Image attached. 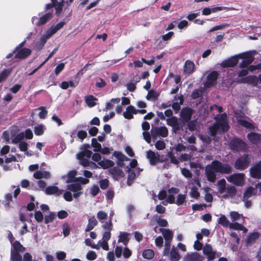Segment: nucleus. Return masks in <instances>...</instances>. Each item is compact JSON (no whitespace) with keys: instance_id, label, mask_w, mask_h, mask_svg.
Segmentation results:
<instances>
[{"instance_id":"obj_1","label":"nucleus","mask_w":261,"mask_h":261,"mask_svg":"<svg viewBox=\"0 0 261 261\" xmlns=\"http://www.w3.org/2000/svg\"><path fill=\"white\" fill-rule=\"evenodd\" d=\"M231 167L227 164H223L218 161H214L205 167V174L208 181L214 182L216 179V172L229 174Z\"/></svg>"},{"instance_id":"obj_2","label":"nucleus","mask_w":261,"mask_h":261,"mask_svg":"<svg viewBox=\"0 0 261 261\" xmlns=\"http://www.w3.org/2000/svg\"><path fill=\"white\" fill-rule=\"evenodd\" d=\"M226 118V114H222L215 118V124L209 128L210 134L211 136H214L219 130L225 132L228 130L229 127Z\"/></svg>"},{"instance_id":"obj_3","label":"nucleus","mask_w":261,"mask_h":261,"mask_svg":"<svg viewBox=\"0 0 261 261\" xmlns=\"http://www.w3.org/2000/svg\"><path fill=\"white\" fill-rule=\"evenodd\" d=\"M82 187L79 184H72L68 185L67 186V191L63 195L64 198L67 201H71L73 199L71 191L73 192V196L76 198L81 195Z\"/></svg>"},{"instance_id":"obj_4","label":"nucleus","mask_w":261,"mask_h":261,"mask_svg":"<svg viewBox=\"0 0 261 261\" xmlns=\"http://www.w3.org/2000/svg\"><path fill=\"white\" fill-rule=\"evenodd\" d=\"M92 159L94 162H97L99 167L103 169L110 168L114 165V163L110 160L106 159L101 160V155L98 153H94L92 156Z\"/></svg>"},{"instance_id":"obj_5","label":"nucleus","mask_w":261,"mask_h":261,"mask_svg":"<svg viewBox=\"0 0 261 261\" xmlns=\"http://www.w3.org/2000/svg\"><path fill=\"white\" fill-rule=\"evenodd\" d=\"M244 173H236L226 177L227 180L237 186H242L244 185Z\"/></svg>"},{"instance_id":"obj_6","label":"nucleus","mask_w":261,"mask_h":261,"mask_svg":"<svg viewBox=\"0 0 261 261\" xmlns=\"http://www.w3.org/2000/svg\"><path fill=\"white\" fill-rule=\"evenodd\" d=\"M92 151L87 149L79 153L77 155V159L80 160V163L84 167L88 165L89 160L91 156Z\"/></svg>"},{"instance_id":"obj_7","label":"nucleus","mask_w":261,"mask_h":261,"mask_svg":"<svg viewBox=\"0 0 261 261\" xmlns=\"http://www.w3.org/2000/svg\"><path fill=\"white\" fill-rule=\"evenodd\" d=\"M250 162V158L248 155H246L236 161L234 167L238 170H244L248 167Z\"/></svg>"},{"instance_id":"obj_8","label":"nucleus","mask_w":261,"mask_h":261,"mask_svg":"<svg viewBox=\"0 0 261 261\" xmlns=\"http://www.w3.org/2000/svg\"><path fill=\"white\" fill-rule=\"evenodd\" d=\"M230 148L235 151L244 150L246 148V144L238 139H234L230 142Z\"/></svg>"},{"instance_id":"obj_9","label":"nucleus","mask_w":261,"mask_h":261,"mask_svg":"<svg viewBox=\"0 0 261 261\" xmlns=\"http://www.w3.org/2000/svg\"><path fill=\"white\" fill-rule=\"evenodd\" d=\"M51 17L52 13L48 12L41 17L39 20H38V18L37 17H33L32 21L33 24H35L36 25L39 26L46 23Z\"/></svg>"},{"instance_id":"obj_10","label":"nucleus","mask_w":261,"mask_h":261,"mask_svg":"<svg viewBox=\"0 0 261 261\" xmlns=\"http://www.w3.org/2000/svg\"><path fill=\"white\" fill-rule=\"evenodd\" d=\"M218 73L216 71L211 72L207 77V80L205 82L204 87L205 88L211 87L216 83Z\"/></svg>"},{"instance_id":"obj_11","label":"nucleus","mask_w":261,"mask_h":261,"mask_svg":"<svg viewBox=\"0 0 261 261\" xmlns=\"http://www.w3.org/2000/svg\"><path fill=\"white\" fill-rule=\"evenodd\" d=\"M15 51V58L19 59H24L27 58L32 52L30 49L27 48H19V47H16Z\"/></svg>"},{"instance_id":"obj_12","label":"nucleus","mask_w":261,"mask_h":261,"mask_svg":"<svg viewBox=\"0 0 261 261\" xmlns=\"http://www.w3.org/2000/svg\"><path fill=\"white\" fill-rule=\"evenodd\" d=\"M159 230L161 232L165 240V245L170 244L173 239V232L169 229L165 228H159Z\"/></svg>"},{"instance_id":"obj_13","label":"nucleus","mask_w":261,"mask_h":261,"mask_svg":"<svg viewBox=\"0 0 261 261\" xmlns=\"http://www.w3.org/2000/svg\"><path fill=\"white\" fill-rule=\"evenodd\" d=\"M168 135V130L165 126L154 127L151 129V135L153 137L158 136L166 137Z\"/></svg>"},{"instance_id":"obj_14","label":"nucleus","mask_w":261,"mask_h":261,"mask_svg":"<svg viewBox=\"0 0 261 261\" xmlns=\"http://www.w3.org/2000/svg\"><path fill=\"white\" fill-rule=\"evenodd\" d=\"M251 176L255 178H261V162L254 165L250 169Z\"/></svg>"},{"instance_id":"obj_15","label":"nucleus","mask_w":261,"mask_h":261,"mask_svg":"<svg viewBox=\"0 0 261 261\" xmlns=\"http://www.w3.org/2000/svg\"><path fill=\"white\" fill-rule=\"evenodd\" d=\"M193 110L189 108H183L180 112V118L185 122H188L193 114Z\"/></svg>"},{"instance_id":"obj_16","label":"nucleus","mask_w":261,"mask_h":261,"mask_svg":"<svg viewBox=\"0 0 261 261\" xmlns=\"http://www.w3.org/2000/svg\"><path fill=\"white\" fill-rule=\"evenodd\" d=\"M203 252L208 259H213L216 257V252L213 250L212 247L210 244H206L204 246Z\"/></svg>"},{"instance_id":"obj_17","label":"nucleus","mask_w":261,"mask_h":261,"mask_svg":"<svg viewBox=\"0 0 261 261\" xmlns=\"http://www.w3.org/2000/svg\"><path fill=\"white\" fill-rule=\"evenodd\" d=\"M65 22L61 21L55 26H51L45 33V34L50 38L53 35L60 30L65 25Z\"/></svg>"},{"instance_id":"obj_18","label":"nucleus","mask_w":261,"mask_h":261,"mask_svg":"<svg viewBox=\"0 0 261 261\" xmlns=\"http://www.w3.org/2000/svg\"><path fill=\"white\" fill-rule=\"evenodd\" d=\"M239 57L243 59L242 62L240 64L241 67H245L251 64L253 61V57L249 54L239 55Z\"/></svg>"},{"instance_id":"obj_19","label":"nucleus","mask_w":261,"mask_h":261,"mask_svg":"<svg viewBox=\"0 0 261 261\" xmlns=\"http://www.w3.org/2000/svg\"><path fill=\"white\" fill-rule=\"evenodd\" d=\"M137 109L133 106H129L126 108V110L123 112L124 117L127 119L133 118V115L137 114Z\"/></svg>"},{"instance_id":"obj_20","label":"nucleus","mask_w":261,"mask_h":261,"mask_svg":"<svg viewBox=\"0 0 261 261\" xmlns=\"http://www.w3.org/2000/svg\"><path fill=\"white\" fill-rule=\"evenodd\" d=\"M238 58L239 56L232 57L229 59L223 61L221 65L224 67H233L238 63Z\"/></svg>"},{"instance_id":"obj_21","label":"nucleus","mask_w":261,"mask_h":261,"mask_svg":"<svg viewBox=\"0 0 261 261\" xmlns=\"http://www.w3.org/2000/svg\"><path fill=\"white\" fill-rule=\"evenodd\" d=\"M63 192L62 190H60L55 186H49L45 189V193L48 195L55 194L57 196H60Z\"/></svg>"},{"instance_id":"obj_22","label":"nucleus","mask_w":261,"mask_h":261,"mask_svg":"<svg viewBox=\"0 0 261 261\" xmlns=\"http://www.w3.org/2000/svg\"><path fill=\"white\" fill-rule=\"evenodd\" d=\"M146 157L149 160L150 163L152 165H155L159 160V156L156 155L154 152L151 150L146 152Z\"/></svg>"},{"instance_id":"obj_23","label":"nucleus","mask_w":261,"mask_h":261,"mask_svg":"<svg viewBox=\"0 0 261 261\" xmlns=\"http://www.w3.org/2000/svg\"><path fill=\"white\" fill-rule=\"evenodd\" d=\"M49 38V37L45 33V34L43 35L40 37V40L36 42L35 46V49L37 50H41L44 46L47 39Z\"/></svg>"},{"instance_id":"obj_24","label":"nucleus","mask_w":261,"mask_h":261,"mask_svg":"<svg viewBox=\"0 0 261 261\" xmlns=\"http://www.w3.org/2000/svg\"><path fill=\"white\" fill-rule=\"evenodd\" d=\"M194 63L190 60L186 61L184 67V72L186 74H190L192 73L194 70Z\"/></svg>"},{"instance_id":"obj_25","label":"nucleus","mask_w":261,"mask_h":261,"mask_svg":"<svg viewBox=\"0 0 261 261\" xmlns=\"http://www.w3.org/2000/svg\"><path fill=\"white\" fill-rule=\"evenodd\" d=\"M226 194L223 195L222 197L224 198H227L228 197H233L236 195V189L232 186H228L225 190Z\"/></svg>"},{"instance_id":"obj_26","label":"nucleus","mask_w":261,"mask_h":261,"mask_svg":"<svg viewBox=\"0 0 261 261\" xmlns=\"http://www.w3.org/2000/svg\"><path fill=\"white\" fill-rule=\"evenodd\" d=\"M248 139L253 144H257L261 141V135L255 133H251L248 135Z\"/></svg>"},{"instance_id":"obj_27","label":"nucleus","mask_w":261,"mask_h":261,"mask_svg":"<svg viewBox=\"0 0 261 261\" xmlns=\"http://www.w3.org/2000/svg\"><path fill=\"white\" fill-rule=\"evenodd\" d=\"M257 191L256 188L249 187L246 189L244 194V199L245 200L248 199L252 196L256 195L257 193Z\"/></svg>"},{"instance_id":"obj_28","label":"nucleus","mask_w":261,"mask_h":261,"mask_svg":"<svg viewBox=\"0 0 261 261\" xmlns=\"http://www.w3.org/2000/svg\"><path fill=\"white\" fill-rule=\"evenodd\" d=\"M97 224V221L95 218L93 216L88 219V224L85 228V231L88 232L93 229L95 226Z\"/></svg>"},{"instance_id":"obj_29","label":"nucleus","mask_w":261,"mask_h":261,"mask_svg":"<svg viewBox=\"0 0 261 261\" xmlns=\"http://www.w3.org/2000/svg\"><path fill=\"white\" fill-rule=\"evenodd\" d=\"M33 176L36 179H40L42 178H48L50 177V174L47 171H37L34 173Z\"/></svg>"},{"instance_id":"obj_30","label":"nucleus","mask_w":261,"mask_h":261,"mask_svg":"<svg viewBox=\"0 0 261 261\" xmlns=\"http://www.w3.org/2000/svg\"><path fill=\"white\" fill-rule=\"evenodd\" d=\"M45 126L42 124L35 125L34 128V133L36 136H41L45 130Z\"/></svg>"},{"instance_id":"obj_31","label":"nucleus","mask_w":261,"mask_h":261,"mask_svg":"<svg viewBox=\"0 0 261 261\" xmlns=\"http://www.w3.org/2000/svg\"><path fill=\"white\" fill-rule=\"evenodd\" d=\"M229 227L230 229H232L242 230L244 233L247 231V229L246 227L243 225L237 222L230 223Z\"/></svg>"},{"instance_id":"obj_32","label":"nucleus","mask_w":261,"mask_h":261,"mask_svg":"<svg viewBox=\"0 0 261 261\" xmlns=\"http://www.w3.org/2000/svg\"><path fill=\"white\" fill-rule=\"evenodd\" d=\"M218 222L219 224L222 225L224 227L229 226L230 223L228 219L224 215H221L220 217L218 220Z\"/></svg>"},{"instance_id":"obj_33","label":"nucleus","mask_w":261,"mask_h":261,"mask_svg":"<svg viewBox=\"0 0 261 261\" xmlns=\"http://www.w3.org/2000/svg\"><path fill=\"white\" fill-rule=\"evenodd\" d=\"M128 236V233L121 232L119 236L118 242H122L124 245H126L129 240Z\"/></svg>"},{"instance_id":"obj_34","label":"nucleus","mask_w":261,"mask_h":261,"mask_svg":"<svg viewBox=\"0 0 261 261\" xmlns=\"http://www.w3.org/2000/svg\"><path fill=\"white\" fill-rule=\"evenodd\" d=\"M136 170H137V169H129L128 171V179L127 182L128 186L131 185L134 179L136 177Z\"/></svg>"},{"instance_id":"obj_35","label":"nucleus","mask_w":261,"mask_h":261,"mask_svg":"<svg viewBox=\"0 0 261 261\" xmlns=\"http://www.w3.org/2000/svg\"><path fill=\"white\" fill-rule=\"evenodd\" d=\"M218 191L220 193L222 194L225 192L226 189V181L224 179H221L218 181Z\"/></svg>"},{"instance_id":"obj_36","label":"nucleus","mask_w":261,"mask_h":261,"mask_svg":"<svg viewBox=\"0 0 261 261\" xmlns=\"http://www.w3.org/2000/svg\"><path fill=\"white\" fill-rule=\"evenodd\" d=\"M97 99L92 95H89L85 97V101L89 107H93L96 105Z\"/></svg>"},{"instance_id":"obj_37","label":"nucleus","mask_w":261,"mask_h":261,"mask_svg":"<svg viewBox=\"0 0 261 261\" xmlns=\"http://www.w3.org/2000/svg\"><path fill=\"white\" fill-rule=\"evenodd\" d=\"M25 250V248L23 247L20 243L16 241L13 244V249L11 251H16L17 252H23Z\"/></svg>"},{"instance_id":"obj_38","label":"nucleus","mask_w":261,"mask_h":261,"mask_svg":"<svg viewBox=\"0 0 261 261\" xmlns=\"http://www.w3.org/2000/svg\"><path fill=\"white\" fill-rule=\"evenodd\" d=\"M154 251L152 249L145 250L142 253V256L144 258L150 259L154 256Z\"/></svg>"},{"instance_id":"obj_39","label":"nucleus","mask_w":261,"mask_h":261,"mask_svg":"<svg viewBox=\"0 0 261 261\" xmlns=\"http://www.w3.org/2000/svg\"><path fill=\"white\" fill-rule=\"evenodd\" d=\"M24 138V133H20L12 139V142L14 144L20 143L23 141Z\"/></svg>"},{"instance_id":"obj_40","label":"nucleus","mask_w":261,"mask_h":261,"mask_svg":"<svg viewBox=\"0 0 261 261\" xmlns=\"http://www.w3.org/2000/svg\"><path fill=\"white\" fill-rule=\"evenodd\" d=\"M170 254L171 261H178L179 259L180 256L174 248L171 249Z\"/></svg>"},{"instance_id":"obj_41","label":"nucleus","mask_w":261,"mask_h":261,"mask_svg":"<svg viewBox=\"0 0 261 261\" xmlns=\"http://www.w3.org/2000/svg\"><path fill=\"white\" fill-rule=\"evenodd\" d=\"M11 259L13 261H22L21 255L16 251H11Z\"/></svg>"},{"instance_id":"obj_42","label":"nucleus","mask_w":261,"mask_h":261,"mask_svg":"<svg viewBox=\"0 0 261 261\" xmlns=\"http://www.w3.org/2000/svg\"><path fill=\"white\" fill-rule=\"evenodd\" d=\"M91 145L92 147L94 148L93 150L95 152H98L100 150L101 148V144L97 142V140L96 138H93L92 139Z\"/></svg>"},{"instance_id":"obj_43","label":"nucleus","mask_w":261,"mask_h":261,"mask_svg":"<svg viewBox=\"0 0 261 261\" xmlns=\"http://www.w3.org/2000/svg\"><path fill=\"white\" fill-rule=\"evenodd\" d=\"M259 234L257 232H253L251 233L247 238V243L251 244L253 243L258 238Z\"/></svg>"},{"instance_id":"obj_44","label":"nucleus","mask_w":261,"mask_h":261,"mask_svg":"<svg viewBox=\"0 0 261 261\" xmlns=\"http://www.w3.org/2000/svg\"><path fill=\"white\" fill-rule=\"evenodd\" d=\"M11 72V69H5L0 73V83L5 80Z\"/></svg>"},{"instance_id":"obj_45","label":"nucleus","mask_w":261,"mask_h":261,"mask_svg":"<svg viewBox=\"0 0 261 261\" xmlns=\"http://www.w3.org/2000/svg\"><path fill=\"white\" fill-rule=\"evenodd\" d=\"M28 144L25 141H22V142H20V143H19L18 147H19V149L21 151L25 152V153L28 155L29 153L27 152V151L28 150Z\"/></svg>"},{"instance_id":"obj_46","label":"nucleus","mask_w":261,"mask_h":261,"mask_svg":"<svg viewBox=\"0 0 261 261\" xmlns=\"http://www.w3.org/2000/svg\"><path fill=\"white\" fill-rule=\"evenodd\" d=\"M189 194L191 197L196 199H197L200 196V193L198 191V189L196 187H193L191 188Z\"/></svg>"},{"instance_id":"obj_47","label":"nucleus","mask_w":261,"mask_h":261,"mask_svg":"<svg viewBox=\"0 0 261 261\" xmlns=\"http://www.w3.org/2000/svg\"><path fill=\"white\" fill-rule=\"evenodd\" d=\"M229 216L232 221L238 220L242 217V215L237 212L232 211L230 212Z\"/></svg>"},{"instance_id":"obj_48","label":"nucleus","mask_w":261,"mask_h":261,"mask_svg":"<svg viewBox=\"0 0 261 261\" xmlns=\"http://www.w3.org/2000/svg\"><path fill=\"white\" fill-rule=\"evenodd\" d=\"M96 245H99V248L101 247L105 250L107 251L109 249L108 241H106L102 240H99Z\"/></svg>"},{"instance_id":"obj_49","label":"nucleus","mask_w":261,"mask_h":261,"mask_svg":"<svg viewBox=\"0 0 261 261\" xmlns=\"http://www.w3.org/2000/svg\"><path fill=\"white\" fill-rule=\"evenodd\" d=\"M107 214L100 211L97 213V217L101 223H103V220L107 218Z\"/></svg>"},{"instance_id":"obj_50","label":"nucleus","mask_w":261,"mask_h":261,"mask_svg":"<svg viewBox=\"0 0 261 261\" xmlns=\"http://www.w3.org/2000/svg\"><path fill=\"white\" fill-rule=\"evenodd\" d=\"M186 195L185 194H179L176 201V204L178 205H182L185 201Z\"/></svg>"},{"instance_id":"obj_51","label":"nucleus","mask_w":261,"mask_h":261,"mask_svg":"<svg viewBox=\"0 0 261 261\" xmlns=\"http://www.w3.org/2000/svg\"><path fill=\"white\" fill-rule=\"evenodd\" d=\"M97 257L96 253L93 251H89L86 255V258L89 260H93Z\"/></svg>"},{"instance_id":"obj_52","label":"nucleus","mask_w":261,"mask_h":261,"mask_svg":"<svg viewBox=\"0 0 261 261\" xmlns=\"http://www.w3.org/2000/svg\"><path fill=\"white\" fill-rule=\"evenodd\" d=\"M85 243L87 246H90L92 248L95 249L97 250L99 249V245H96V244H93L89 239H86L85 240Z\"/></svg>"},{"instance_id":"obj_53","label":"nucleus","mask_w":261,"mask_h":261,"mask_svg":"<svg viewBox=\"0 0 261 261\" xmlns=\"http://www.w3.org/2000/svg\"><path fill=\"white\" fill-rule=\"evenodd\" d=\"M167 123L169 125L175 127L178 124L177 119L175 117H172L167 119Z\"/></svg>"},{"instance_id":"obj_54","label":"nucleus","mask_w":261,"mask_h":261,"mask_svg":"<svg viewBox=\"0 0 261 261\" xmlns=\"http://www.w3.org/2000/svg\"><path fill=\"white\" fill-rule=\"evenodd\" d=\"M155 146L157 149L163 150L165 148V143L163 140H159L156 142Z\"/></svg>"},{"instance_id":"obj_55","label":"nucleus","mask_w":261,"mask_h":261,"mask_svg":"<svg viewBox=\"0 0 261 261\" xmlns=\"http://www.w3.org/2000/svg\"><path fill=\"white\" fill-rule=\"evenodd\" d=\"M238 123L246 128H251L252 124L243 119H238Z\"/></svg>"},{"instance_id":"obj_56","label":"nucleus","mask_w":261,"mask_h":261,"mask_svg":"<svg viewBox=\"0 0 261 261\" xmlns=\"http://www.w3.org/2000/svg\"><path fill=\"white\" fill-rule=\"evenodd\" d=\"M65 63H62L57 65L55 70V74L58 75L64 68Z\"/></svg>"},{"instance_id":"obj_57","label":"nucleus","mask_w":261,"mask_h":261,"mask_svg":"<svg viewBox=\"0 0 261 261\" xmlns=\"http://www.w3.org/2000/svg\"><path fill=\"white\" fill-rule=\"evenodd\" d=\"M54 7L55 8L56 13L59 14L62 9V4L61 3L53 2Z\"/></svg>"},{"instance_id":"obj_58","label":"nucleus","mask_w":261,"mask_h":261,"mask_svg":"<svg viewBox=\"0 0 261 261\" xmlns=\"http://www.w3.org/2000/svg\"><path fill=\"white\" fill-rule=\"evenodd\" d=\"M76 175L75 171H71L68 174V179L67 182H70L74 181L75 176Z\"/></svg>"},{"instance_id":"obj_59","label":"nucleus","mask_w":261,"mask_h":261,"mask_svg":"<svg viewBox=\"0 0 261 261\" xmlns=\"http://www.w3.org/2000/svg\"><path fill=\"white\" fill-rule=\"evenodd\" d=\"M70 228L67 224L63 225V233L64 237H67L69 234Z\"/></svg>"},{"instance_id":"obj_60","label":"nucleus","mask_w":261,"mask_h":261,"mask_svg":"<svg viewBox=\"0 0 261 261\" xmlns=\"http://www.w3.org/2000/svg\"><path fill=\"white\" fill-rule=\"evenodd\" d=\"M181 172L182 174L187 178H191L192 176V174L187 168H181Z\"/></svg>"},{"instance_id":"obj_61","label":"nucleus","mask_w":261,"mask_h":261,"mask_svg":"<svg viewBox=\"0 0 261 261\" xmlns=\"http://www.w3.org/2000/svg\"><path fill=\"white\" fill-rule=\"evenodd\" d=\"M55 218V215L53 213H50L49 215H47L45 217V223L47 224L49 222H53Z\"/></svg>"},{"instance_id":"obj_62","label":"nucleus","mask_w":261,"mask_h":261,"mask_svg":"<svg viewBox=\"0 0 261 261\" xmlns=\"http://www.w3.org/2000/svg\"><path fill=\"white\" fill-rule=\"evenodd\" d=\"M202 90L197 89V90H194L193 92V93L191 95V96H192V98L196 99V98L200 97L202 95Z\"/></svg>"},{"instance_id":"obj_63","label":"nucleus","mask_w":261,"mask_h":261,"mask_svg":"<svg viewBox=\"0 0 261 261\" xmlns=\"http://www.w3.org/2000/svg\"><path fill=\"white\" fill-rule=\"evenodd\" d=\"M24 133V137H25L28 139H31L33 137V134L32 131L28 128L27 129Z\"/></svg>"},{"instance_id":"obj_64","label":"nucleus","mask_w":261,"mask_h":261,"mask_svg":"<svg viewBox=\"0 0 261 261\" xmlns=\"http://www.w3.org/2000/svg\"><path fill=\"white\" fill-rule=\"evenodd\" d=\"M35 218L37 221L40 222L43 219V216L41 212L37 211L35 212Z\"/></svg>"}]
</instances>
